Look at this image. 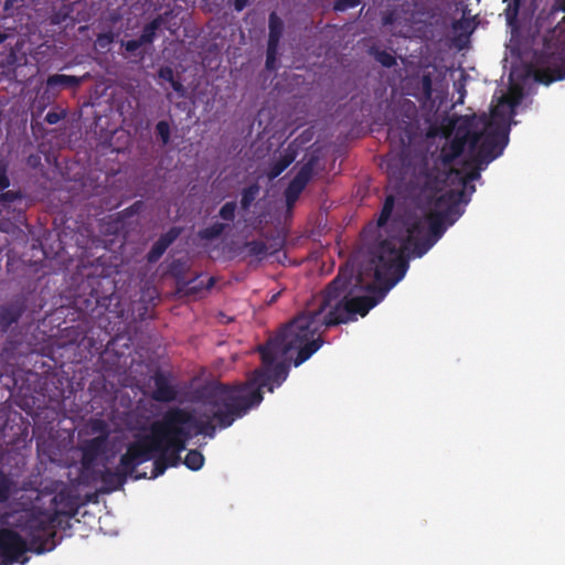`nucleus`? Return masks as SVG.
<instances>
[{
    "instance_id": "obj_9",
    "label": "nucleus",
    "mask_w": 565,
    "mask_h": 565,
    "mask_svg": "<svg viewBox=\"0 0 565 565\" xmlns=\"http://www.w3.org/2000/svg\"><path fill=\"white\" fill-rule=\"evenodd\" d=\"M532 73L536 82L546 85L555 79H561L565 77V74L561 73L559 71L551 70L550 67L534 68Z\"/></svg>"
},
{
    "instance_id": "obj_2",
    "label": "nucleus",
    "mask_w": 565,
    "mask_h": 565,
    "mask_svg": "<svg viewBox=\"0 0 565 565\" xmlns=\"http://www.w3.org/2000/svg\"><path fill=\"white\" fill-rule=\"evenodd\" d=\"M58 511H41L33 509L30 511H23L15 523L22 532H25L33 540L40 536V533L44 531L50 524L55 521V516Z\"/></svg>"
},
{
    "instance_id": "obj_18",
    "label": "nucleus",
    "mask_w": 565,
    "mask_h": 565,
    "mask_svg": "<svg viewBox=\"0 0 565 565\" xmlns=\"http://www.w3.org/2000/svg\"><path fill=\"white\" fill-rule=\"evenodd\" d=\"M157 134L161 138L162 142L167 145L170 139V127L166 121H159L156 126Z\"/></svg>"
},
{
    "instance_id": "obj_22",
    "label": "nucleus",
    "mask_w": 565,
    "mask_h": 565,
    "mask_svg": "<svg viewBox=\"0 0 565 565\" xmlns=\"http://www.w3.org/2000/svg\"><path fill=\"white\" fill-rule=\"evenodd\" d=\"M377 60L385 66H391L394 63V57L387 53H380Z\"/></svg>"
},
{
    "instance_id": "obj_10",
    "label": "nucleus",
    "mask_w": 565,
    "mask_h": 565,
    "mask_svg": "<svg viewBox=\"0 0 565 565\" xmlns=\"http://www.w3.org/2000/svg\"><path fill=\"white\" fill-rule=\"evenodd\" d=\"M84 78H85V76L76 77V76H71V75H53V76L49 77L47 85L51 87H54V86L76 87L82 83V81Z\"/></svg>"
},
{
    "instance_id": "obj_16",
    "label": "nucleus",
    "mask_w": 565,
    "mask_h": 565,
    "mask_svg": "<svg viewBox=\"0 0 565 565\" xmlns=\"http://www.w3.org/2000/svg\"><path fill=\"white\" fill-rule=\"evenodd\" d=\"M246 248L248 254L255 255L258 257L265 256L267 254V247L262 242H250L246 244Z\"/></svg>"
},
{
    "instance_id": "obj_5",
    "label": "nucleus",
    "mask_w": 565,
    "mask_h": 565,
    "mask_svg": "<svg viewBox=\"0 0 565 565\" xmlns=\"http://www.w3.org/2000/svg\"><path fill=\"white\" fill-rule=\"evenodd\" d=\"M104 444H105V436H104V434H100L84 445V447H83L84 465L88 466L93 462V460L97 457V455L103 450Z\"/></svg>"
},
{
    "instance_id": "obj_7",
    "label": "nucleus",
    "mask_w": 565,
    "mask_h": 565,
    "mask_svg": "<svg viewBox=\"0 0 565 565\" xmlns=\"http://www.w3.org/2000/svg\"><path fill=\"white\" fill-rule=\"evenodd\" d=\"M284 24L282 21L275 14L271 13L269 17V39L268 45L270 51H277L280 36L282 34Z\"/></svg>"
},
{
    "instance_id": "obj_8",
    "label": "nucleus",
    "mask_w": 565,
    "mask_h": 565,
    "mask_svg": "<svg viewBox=\"0 0 565 565\" xmlns=\"http://www.w3.org/2000/svg\"><path fill=\"white\" fill-rule=\"evenodd\" d=\"M174 390L166 382L164 379L158 376L156 379V390L153 391V398L161 402H169L174 399Z\"/></svg>"
},
{
    "instance_id": "obj_23",
    "label": "nucleus",
    "mask_w": 565,
    "mask_h": 565,
    "mask_svg": "<svg viewBox=\"0 0 565 565\" xmlns=\"http://www.w3.org/2000/svg\"><path fill=\"white\" fill-rule=\"evenodd\" d=\"M141 45H143L140 40H131V41H128L125 43V47L127 51L129 52H134L136 51L137 49H139Z\"/></svg>"
},
{
    "instance_id": "obj_6",
    "label": "nucleus",
    "mask_w": 565,
    "mask_h": 565,
    "mask_svg": "<svg viewBox=\"0 0 565 565\" xmlns=\"http://www.w3.org/2000/svg\"><path fill=\"white\" fill-rule=\"evenodd\" d=\"M179 231L172 228L167 234H164L152 247L149 259L151 262L157 260L168 248V246L178 237Z\"/></svg>"
},
{
    "instance_id": "obj_4",
    "label": "nucleus",
    "mask_w": 565,
    "mask_h": 565,
    "mask_svg": "<svg viewBox=\"0 0 565 565\" xmlns=\"http://www.w3.org/2000/svg\"><path fill=\"white\" fill-rule=\"evenodd\" d=\"M312 168L310 164H305L295 179L289 184L286 191V198L289 204L297 200L299 193L302 191L311 177Z\"/></svg>"
},
{
    "instance_id": "obj_27",
    "label": "nucleus",
    "mask_w": 565,
    "mask_h": 565,
    "mask_svg": "<svg viewBox=\"0 0 565 565\" xmlns=\"http://www.w3.org/2000/svg\"><path fill=\"white\" fill-rule=\"evenodd\" d=\"M202 286H203V282H202V281H199V282H196L194 286L189 287V288L186 289V292L198 291V290H200V289L202 288Z\"/></svg>"
},
{
    "instance_id": "obj_13",
    "label": "nucleus",
    "mask_w": 565,
    "mask_h": 565,
    "mask_svg": "<svg viewBox=\"0 0 565 565\" xmlns=\"http://www.w3.org/2000/svg\"><path fill=\"white\" fill-rule=\"evenodd\" d=\"M184 463L192 470H196L203 465V456L195 450H191L188 452L184 459Z\"/></svg>"
},
{
    "instance_id": "obj_1",
    "label": "nucleus",
    "mask_w": 565,
    "mask_h": 565,
    "mask_svg": "<svg viewBox=\"0 0 565 565\" xmlns=\"http://www.w3.org/2000/svg\"><path fill=\"white\" fill-rule=\"evenodd\" d=\"M520 99V92L512 88L509 95L499 98L489 118L463 116L429 128L428 137L454 138L443 148L444 170L429 180L424 190V204L383 227L371 259L351 282L349 294L342 290L350 277L348 270H343L329 286L317 310L299 316L281 338L260 348L266 367L277 359H284L282 362L270 372L256 371L245 385L213 387L206 399L190 413V437L213 430L215 425L230 426L249 407L259 404L263 399L259 388L269 385L273 375L278 384L286 379L285 362L292 359L288 355L290 351L298 352L294 364L300 365L320 348L316 335L321 327L345 322L351 313L366 315L403 278L407 258L424 255L437 242L445 217L473 191L469 182L479 177L483 164L500 154L513 108Z\"/></svg>"
},
{
    "instance_id": "obj_24",
    "label": "nucleus",
    "mask_w": 565,
    "mask_h": 565,
    "mask_svg": "<svg viewBox=\"0 0 565 565\" xmlns=\"http://www.w3.org/2000/svg\"><path fill=\"white\" fill-rule=\"evenodd\" d=\"M276 53H277V51L271 52L270 51V45H268V49H267V61H266L267 67L270 68V67L274 66V63H275V60H276Z\"/></svg>"
},
{
    "instance_id": "obj_31",
    "label": "nucleus",
    "mask_w": 565,
    "mask_h": 565,
    "mask_svg": "<svg viewBox=\"0 0 565 565\" xmlns=\"http://www.w3.org/2000/svg\"><path fill=\"white\" fill-rule=\"evenodd\" d=\"M207 281H209L207 287H211V286L214 284L213 278H209V280H207Z\"/></svg>"
},
{
    "instance_id": "obj_29",
    "label": "nucleus",
    "mask_w": 565,
    "mask_h": 565,
    "mask_svg": "<svg viewBox=\"0 0 565 565\" xmlns=\"http://www.w3.org/2000/svg\"><path fill=\"white\" fill-rule=\"evenodd\" d=\"M429 86H430V82L427 77L424 78V87L426 89V94L429 96Z\"/></svg>"
},
{
    "instance_id": "obj_17",
    "label": "nucleus",
    "mask_w": 565,
    "mask_h": 565,
    "mask_svg": "<svg viewBox=\"0 0 565 565\" xmlns=\"http://www.w3.org/2000/svg\"><path fill=\"white\" fill-rule=\"evenodd\" d=\"M235 211H236V203L235 202H227L225 203L221 210H220V216L223 218V220H227V221H231L234 218L235 216Z\"/></svg>"
},
{
    "instance_id": "obj_26",
    "label": "nucleus",
    "mask_w": 565,
    "mask_h": 565,
    "mask_svg": "<svg viewBox=\"0 0 565 565\" xmlns=\"http://www.w3.org/2000/svg\"><path fill=\"white\" fill-rule=\"evenodd\" d=\"M15 195L12 192H6L0 194V201H13Z\"/></svg>"
},
{
    "instance_id": "obj_15",
    "label": "nucleus",
    "mask_w": 565,
    "mask_h": 565,
    "mask_svg": "<svg viewBox=\"0 0 565 565\" xmlns=\"http://www.w3.org/2000/svg\"><path fill=\"white\" fill-rule=\"evenodd\" d=\"M225 225L222 223H215L211 227L205 228L201 232V236L203 238L212 239L221 235V233L224 231Z\"/></svg>"
},
{
    "instance_id": "obj_12",
    "label": "nucleus",
    "mask_w": 565,
    "mask_h": 565,
    "mask_svg": "<svg viewBox=\"0 0 565 565\" xmlns=\"http://www.w3.org/2000/svg\"><path fill=\"white\" fill-rule=\"evenodd\" d=\"M161 21L160 19L153 20L151 23H149L142 31V34L140 35L139 40L142 44L151 43L154 39L156 31L160 26Z\"/></svg>"
},
{
    "instance_id": "obj_30",
    "label": "nucleus",
    "mask_w": 565,
    "mask_h": 565,
    "mask_svg": "<svg viewBox=\"0 0 565 565\" xmlns=\"http://www.w3.org/2000/svg\"><path fill=\"white\" fill-rule=\"evenodd\" d=\"M242 204L244 207H246L248 205V199L246 196L243 198Z\"/></svg>"
},
{
    "instance_id": "obj_21",
    "label": "nucleus",
    "mask_w": 565,
    "mask_h": 565,
    "mask_svg": "<svg viewBox=\"0 0 565 565\" xmlns=\"http://www.w3.org/2000/svg\"><path fill=\"white\" fill-rule=\"evenodd\" d=\"M9 494V481L6 478H0V502L6 500Z\"/></svg>"
},
{
    "instance_id": "obj_32",
    "label": "nucleus",
    "mask_w": 565,
    "mask_h": 565,
    "mask_svg": "<svg viewBox=\"0 0 565 565\" xmlns=\"http://www.w3.org/2000/svg\"><path fill=\"white\" fill-rule=\"evenodd\" d=\"M163 470H164V467H161V468H160V470H159V472H157V473H156V476H157V475H159V473H162V472H163Z\"/></svg>"
},
{
    "instance_id": "obj_3",
    "label": "nucleus",
    "mask_w": 565,
    "mask_h": 565,
    "mask_svg": "<svg viewBox=\"0 0 565 565\" xmlns=\"http://www.w3.org/2000/svg\"><path fill=\"white\" fill-rule=\"evenodd\" d=\"M26 551L25 541L15 532L0 530V559L2 563L17 562Z\"/></svg>"
},
{
    "instance_id": "obj_14",
    "label": "nucleus",
    "mask_w": 565,
    "mask_h": 565,
    "mask_svg": "<svg viewBox=\"0 0 565 565\" xmlns=\"http://www.w3.org/2000/svg\"><path fill=\"white\" fill-rule=\"evenodd\" d=\"M393 206H394V199H393V196H388L384 203L383 209H382V212H381V215L379 218V226L383 227L385 225L386 221L388 220V217L392 213Z\"/></svg>"
},
{
    "instance_id": "obj_11",
    "label": "nucleus",
    "mask_w": 565,
    "mask_h": 565,
    "mask_svg": "<svg viewBox=\"0 0 565 565\" xmlns=\"http://www.w3.org/2000/svg\"><path fill=\"white\" fill-rule=\"evenodd\" d=\"M294 160V151L290 149L286 150V152L280 157V159L273 166V168L268 172V177L270 179L278 177Z\"/></svg>"
},
{
    "instance_id": "obj_19",
    "label": "nucleus",
    "mask_w": 565,
    "mask_h": 565,
    "mask_svg": "<svg viewBox=\"0 0 565 565\" xmlns=\"http://www.w3.org/2000/svg\"><path fill=\"white\" fill-rule=\"evenodd\" d=\"M10 185V181L7 177V166L0 162V191L7 189Z\"/></svg>"
},
{
    "instance_id": "obj_28",
    "label": "nucleus",
    "mask_w": 565,
    "mask_h": 565,
    "mask_svg": "<svg viewBox=\"0 0 565 565\" xmlns=\"http://www.w3.org/2000/svg\"><path fill=\"white\" fill-rule=\"evenodd\" d=\"M160 76L163 77V78H171L172 76V73L170 70H161L160 72Z\"/></svg>"
},
{
    "instance_id": "obj_25",
    "label": "nucleus",
    "mask_w": 565,
    "mask_h": 565,
    "mask_svg": "<svg viewBox=\"0 0 565 565\" xmlns=\"http://www.w3.org/2000/svg\"><path fill=\"white\" fill-rule=\"evenodd\" d=\"M248 3L249 0H235L234 6L237 11H242Z\"/></svg>"
},
{
    "instance_id": "obj_20",
    "label": "nucleus",
    "mask_w": 565,
    "mask_h": 565,
    "mask_svg": "<svg viewBox=\"0 0 565 565\" xmlns=\"http://www.w3.org/2000/svg\"><path fill=\"white\" fill-rule=\"evenodd\" d=\"M360 3V0H340L335 4V9L339 11L347 10L348 8L356 7Z\"/></svg>"
},
{
    "instance_id": "obj_33",
    "label": "nucleus",
    "mask_w": 565,
    "mask_h": 565,
    "mask_svg": "<svg viewBox=\"0 0 565 565\" xmlns=\"http://www.w3.org/2000/svg\"><path fill=\"white\" fill-rule=\"evenodd\" d=\"M4 40V35L0 34V43Z\"/></svg>"
}]
</instances>
